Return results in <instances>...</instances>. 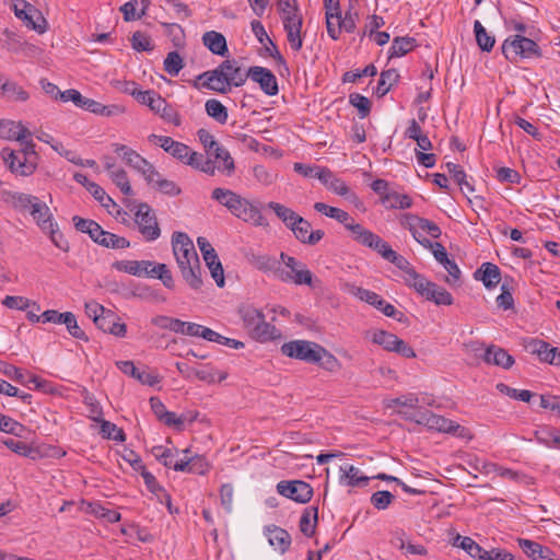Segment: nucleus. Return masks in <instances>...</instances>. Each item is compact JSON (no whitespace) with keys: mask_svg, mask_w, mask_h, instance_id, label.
Returning a JSON list of instances; mask_svg holds the SVG:
<instances>
[{"mask_svg":"<svg viewBox=\"0 0 560 560\" xmlns=\"http://www.w3.org/2000/svg\"><path fill=\"white\" fill-rule=\"evenodd\" d=\"M247 260L256 269L264 272H272L277 278V270L279 269L280 262L273 256L252 253L247 255Z\"/></svg>","mask_w":560,"mask_h":560,"instance_id":"c85d7f7f","label":"nucleus"},{"mask_svg":"<svg viewBox=\"0 0 560 560\" xmlns=\"http://www.w3.org/2000/svg\"><path fill=\"white\" fill-rule=\"evenodd\" d=\"M30 214L43 231L50 229L51 224L55 223L48 206L42 200L35 203Z\"/></svg>","mask_w":560,"mask_h":560,"instance_id":"2f4dec72","label":"nucleus"},{"mask_svg":"<svg viewBox=\"0 0 560 560\" xmlns=\"http://www.w3.org/2000/svg\"><path fill=\"white\" fill-rule=\"evenodd\" d=\"M172 247L177 265H182L184 259H192V265L197 268L198 254L192 241L184 232H174L172 235Z\"/></svg>","mask_w":560,"mask_h":560,"instance_id":"ddd939ff","label":"nucleus"},{"mask_svg":"<svg viewBox=\"0 0 560 560\" xmlns=\"http://www.w3.org/2000/svg\"><path fill=\"white\" fill-rule=\"evenodd\" d=\"M302 26L303 24H298L284 27L288 43L294 51H300L303 47Z\"/></svg>","mask_w":560,"mask_h":560,"instance_id":"13d9d810","label":"nucleus"},{"mask_svg":"<svg viewBox=\"0 0 560 560\" xmlns=\"http://www.w3.org/2000/svg\"><path fill=\"white\" fill-rule=\"evenodd\" d=\"M86 512L108 523H117L121 518L119 512L106 509L98 503H89Z\"/></svg>","mask_w":560,"mask_h":560,"instance_id":"49530a36","label":"nucleus"},{"mask_svg":"<svg viewBox=\"0 0 560 560\" xmlns=\"http://www.w3.org/2000/svg\"><path fill=\"white\" fill-rule=\"evenodd\" d=\"M184 164L209 175H214L215 173L214 163L210 159H206L201 153L192 151L191 149L189 150V154H187Z\"/></svg>","mask_w":560,"mask_h":560,"instance_id":"7c9ffc66","label":"nucleus"},{"mask_svg":"<svg viewBox=\"0 0 560 560\" xmlns=\"http://www.w3.org/2000/svg\"><path fill=\"white\" fill-rule=\"evenodd\" d=\"M349 101L352 106L359 109L361 118L369 116L371 112V102L368 97L359 93H352L349 96Z\"/></svg>","mask_w":560,"mask_h":560,"instance_id":"338daca9","label":"nucleus"},{"mask_svg":"<svg viewBox=\"0 0 560 560\" xmlns=\"http://www.w3.org/2000/svg\"><path fill=\"white\" fill-rule=\"evenodd\" d=\"M348 287H349V292L352 293L358 299H360L361 301H364V302L369 303L370 305H373L378 311H380L381 306H383L385 300H383L381 298V295H378L377 293L366 290V289H363V288H360V287H355V285H348Z\"/></svg>","mask_w":560,"mask_h":560,"instance_id":"37998d69","label":"nucleus"},{"mask_svg":"<svg viewBox=\"0 0 560 560\" xmlns=\"http://www.w3.org/2000/svg\"><path fill=\"white\" fill-rule=\"evenodd\" d=\"M340 477L339 481L340 483L350 486V487H360L368 485L369 477L361 475V471L359 468L354 467L350 464H343L339 468Z\"/></svg>","mask_w":560,"mask_h":560,"instance_id":"393cba45","label":"nucleus"},{"mask_svg":"<svg viewBox=\"0 0 560 560\" xmlns=\"http://www.w3.org/2000/svg\"><path fill=\"white\" fill-rule=\"evenodd\" d=\"M267 207L271 209L275 214L290 229L293 228L294 222L298 220L299 214L292 209L279 202L270 201Z\"/></svg>","mask_w":560,"mask_h":560,"instance_id":"58836bf2","label":"nucleus"},{"mask_svg":"<svg viewBox=\"0 0 560 560\" xmlns=\"http://www.w3.org/2000/svg\"><path fill=\"white\" fill-rule=\"evenodd\" d=\"M474 276L476 280L482 281L487 289L497 287L501 281V270L492 262H483Z\"/></svg>","mask_w":560,"mask_h":560,"instance_id":"412c9836","label":"nucleus"},{"mask_svg":"<svg viewBox=\"0 0 560 560\" xmlns=\"http://www.w3.org/2000/svg\"><path fill=\"white\" fill-rule=\"evenodd\" d=\"M311 223L299 214L298 220L290 230L301 243L315 245L323 238L324 232L322 230L311 231Z\"/></svg>","mask_w":560,"mask_h":560,"instance_id":"a211bd4d","label":"nucleus"},{"mask_svg":"<svg viewBox=\"0 0 560 560\" xmlns=\"http://www.w3.org/2000/svg\"><path fill=\"white\" fill-rule=\"evenodd\" d=\"M317 357L318 360L316 364H318L324 370L330 373H335L341 369L340 361L323 346L318 348Z\"/></svg>","mask_w":560,"mask_h":560,"instance_id":"ea45409f","label":"nucleus"},{"mask_svg":"<svg viewBox=\"0 0 560 560\" xmlns=\"http://www.w3.org/2000/svg\"><path fill=\"white\" fill-rule=\"evenodd\" d=\"M150 0H130L126 2L120 11L126 22L140 20L147 12Z\"/></svg>","mask_w":560,"mask_h":560,"instance_id":"cd10ccee","label":"nucleus"},{"mask_svg":"<svg viewBox=\"0 0 560 560\" xmlns=\"http://www.w3.org/2000/svg\"><path fill=\"white\" fill-rule=\"evenodd\" d=\"M3 200L18 211L31 212L35 203L39 201V198L24 192L5 191L3 194Z\"/></svg>","mask_w":560,"mask_h":560,"instance_id":"aec40b11","label":"nucleus"},{"mask_svg":"<svg viewBox=\"0 0 560 560\" xmlns=\"http://www.w3.org/2000/svg\"><path fill=\"white\" fill-rule=\"evenodd\" d=\"M406 419L415 420L418 424L425 425L430 430H435L444 433H452L454 435L465 438L468 435V430L454 421L444 418L443 416L435 415L432 411H423L417 418L408 416L406 412L399 410Z\"/></svg>","mask_w":560,"mask_h":560,"instance_id":"423d86ee","label":"nucleus"},{"mask_svg":"<svg viewBox=\"0 0 560 560\" xmlns=\"http://www.w3.org/2000/svg\"><path fill=\"white\" fill-rule=\"evenodd\" d=\"M131 46L137 51H151L153 50V45L151 43L150 36L138 31L132 34L131 37Z\"/></svg>","mask_w":560,"mask_h":560,"instance_id":"774afa93","label":"nucleus"},{"mask_svg":"<svg viewBox=\"0 0 560 560\" xmlns=\"http://www.w3.org/2000/svg\"><path fill=\"white\" fill-rule=\"evenodd\" d=\"M538 443L548 447H555V438L559 435V431L552 427H541L534 432Z\"/></svg>","mask_w":560,"mask_h":560,"instance_id":"bf43d9fd","label":"nucleus"},{"mask_svg":"<svg viewBox=\"0 0 560 560\" xmlns=\"http://www.w3.org/2000/svg\"><path fill=\"white\" fill-rule=\"evenodd\" d=\"M109 175L112 180L115 183L117 187H119L124 195L131 196L133 194L132 188L129 184L127 173L122 168L112 171Z\"/></svg>","mask_w":560,"mask_h":560,"instance_id":"e2e57ef3","label":"nucleus"},{"mask_svg":"<svg viewBox=\"0 0 560 560\" xmlns=\"http://www.w3.org/2000/svg\"><path fill=\"white\" fill-rule=\"evenodd\" d=\"M231 213L244 222L250 223L255 226L268 225V222L262 215L261 211L249 200L243 197L240 198Z\"/></svg>","mask_w":560,"mask_h":560,"instance_id":"2eb2a0df","label":"nucleus"},{"mask_svg":"<svg viewBox=\"0 0 560 560\" xmlns=\"http://www.w3.org/2000/svg\"><path fill=\"white\" fill-rule=\"evenodd\" d=\"M131 95L166 122L173 124L176 127L182 124L179 113L154 90H132Z\"/></svg>","mask_w":560,"mask_h":560,"instance_id":"20e7f679","label":"nucleus"},{"mask_svg":"<svg viewBox=\"0 0 560 560\" xmlns=\"http://www.w3.org/2000/svg\"><path fill=\"white\" fill-rule=\"evenodd\" d=\"M382 203L388 209H409L412 206V200L408 195L390 191L382 198Z\"/></svg>","mask_w":560,"mask_h":560,"instance_id":"a19ab883","label":"nucleus"},{"mask_svg":"<svg viewBox=\"0 0 560 560\" xmlns=\"http://www.w3.org/2000/svg\"><path fill=\"white\" fill-rule=\"evenodd\" d=\"M318 520V509L311 506L304 510L300 518V530L307 537L315 534V528Z\"/></svg>","mask_w":560,"mask_h":560,"instance_id":"473e14b6","label":"nucleus"},{"mask_svg":"<svg viewBox=\"0 0 560 560\" xmlns=\"http://www.w3.org/2000/svg\"><path fill=\"white\" fill-rule=\"evenodd\" d=\"M526 348L540 361L560 366V348L551 347L550 343L540 339H532Z\"/></svg>","mask_w":560,"mask_h":560,"instance_id":"f3484780","label":"nucleus"},{"mask_svg":"<svg viewBox=\"0 0 560 560\" xmlns=\"http://www.w3.org/2000/svg\"><path fill=\"white\" fill-rule=\"evenodd\" d=\"M398 337L392 332L385 330H375L372 336V341L378 346H382L387 351H394L395 343Z\"/></svg>","mask_w":560,"mask_h":560,"instance_id":"3c124183","label":"nucleus"},{"mask_svg":"<svg viewBox=\"0 0 560 560\" xmlns=\"http://www.w3.org/2000/svg\"><path fill=\"white\" fill-rule=\"evenodd\" d=\"M502 52L511 60H515L517 57L540 58L542 56L537 43L521 34L506 38L502 44Z\"/></svg>","mask_w":560,"mask_h":560,"instance_id":"0eeeda50","label":"nucleus"},{"mask_svg":"<svg viewBox=\"0 0 560 560\" xmlns=\"http://www.w3.org/2000/svg\"><path fill=\"white\" fill-rule=\"evenodd\" d=\"M279 494L299 503H307L313 495L312 487L302 480L280 481L277 485Z\"/></svg>","mask_w":560,"mask_h":560,"instance_id":"f8f14e48","label":"nucleus"},{"mask_svg":"<svg viewBox=\"0 0 560 560\" xmlns=\"http://www.w3.org/2000/svg\"><path fill=\"white\" fill-rule=\"evenodd\" d=\"M199 141L203 145L209 155L214 156L215 160L223 162V170L231 173L234 170V161L229 151L221 147L214 137L206 129H200L197 132Z\"/></svg>","mask_w":560,"mask_h":560,"instance_id":"9b49d317","label":"nucleus"},{"mask_svg":"<svg viewBox=\"0 0 560 560\" xmlns=\"http://www.w3.org/2000/svg\"><path fill=\"white\" fill-rule=\"evenodd\" d=\"M416 47L413 37H395L389 49V58L401 57L411 51Z\"/></svg>","mask_w":560,"mask_h":560,"instance_id":"4c0bfd02","label":"nucleus"},{"mask_svg":"<svg viewBox=\"0 0 560 560\" xmlns=\"http://www.w3.org/2000/svg\"><path fill=\"white\" fill-rule=\"evenodd\" d=\"M242 319V326L247 335L255 341L267 342L280 337V331L266 322L265 314L260 308L252 304H242L237 308Z\"/></svg>","mask_w":560,"mask_h":560,"instance_id":"f03ea898","label":"nucleus"},{"mask_svg":"<svg viewBox=\"0 0 560 560\" xmlns=\"http://www.w3.org/2000/svg\"><path fill=\"white\" fill-rule=\"evenodd\" d=\"M62 102H72L77 107L93 113L96 107V101L83 96L78 90L69 89L60 93Z\"/></svg>","mask_w":560,"mask_h":560,"instance_id":"c756f323","label":"nucleus"},{"mask_svg":"<svg viewBox=\"0 0 560 560\" xmlns=\"http://www.w3.org/2000/svg\"><path fill=\"white\" fill-rule=\"evenodd\" d=\"M314 209L317 212L323 213L329 218H332L342 224H347V222L350 220V215L348 212L336 207H330L324 202H316L314 205Z\"/></svg>","mask_w":560,"mask_h":560,"instance_id":"09e8293b","label":"nucleus"},{"mask_svg":"<svg viewBox=\"0 0 560 560\" xmlns=\"http://www.w3.org/2000/svg\"><path fill=\"white\" fill-rule=\"evenodd\" d=\"M405 282L407 285L413 288L420 295L424 293L432 281H429L424 276L418 273L416 269L405 276Z\"/></svg>","mask_w":560,"mask_h":560,"instance_id":"6e6d98bb","label":"nucleus"},{"mask_svg":"<svg viewBox=\"0 0 560 560\" xmlns=\"http://www.w3.org/2000/svg\"><path fill=\"white\" fill-rule=\"evenodd\" d=\"M114 149L116 153H121L126 164L140 172L145 180L152 179L155 173H153V165L149 161L125 144L115 143Z\"/></svg>","mask_w":560,"mask_h":560,"instance_id":"4468645a","label":"nucleus"},{"mask_svg":"<svg viewBox=\"0 0 560 560\" xmlns=\"http://www.w3.org/2000/svg\"><path fill=\"white\" fill-rule=\"evenodd\" d=\"M116 365L122 373L136 378L144 385L153 386L161 380L160 376L150 369H143L140 371L135 366L132 361H118L116 362Z\"/></svg>","mask_w":560,"mask_h":560,"instance_id":"6ab92c4d","label":"nucleus"},{"mask_svg":"<svg viewBox=\"0 0 560 560\" xmlns=\"http://www.w3.org/2000/svg\"><path fill=\"white\" fill-rule=\"evenodd\" d=\"M280 259L285 265V268L279 264V269L277 270L278 280L296 285H312L313 273L306 268L305 264L285 253L280 254Z\"/></svg>","mask_w":560,"mask_h":560,"instance_id":"39448f33","label":"nucleus"},{"mask_svg":"<svg viewBox=\"0 0 560 560\" xmlns=\"http://www.w3.org/2000/svg\"><path fill=\"white\" fill-rule=\"evenodd\" d=\"M398 79L399 73L396 69L382 71L377 86L375 89V94L377 97L385 96L390 91L392 86L398 82Z\"/></svg>","mask_w":560,"mask_h":560,"instance_id":"72a5a7b5","label":"nucleus"},{"mask_svg":"<svg viewBox=\"0 0 560 560\" xmlns=\"http://www.w3.org/2000/svg\"><path fill=\"white\" fill-rule=\"evenodd\" d=\"M2 94L13 102H26L30 98V94L21 85L13 81H5L1 85Z\"/></svg>","mask_w":560,"mask_h":560,"instance_id":"c9c22d12","label":"nucleus"},{"mask_svg":"<svg viewBox=\"0 0 560 560\" xmlns=\"http://www.w3.org/2000/svg\"><path fill=\"white\" fill-rule=\"evenodd\" d=\"M101 433L106 439H112L120 442L125 441L124 431L119 429L116 424L107 420H101Z\"/></svg>","mask_w":560,"mask_h":560,"instance_id":"69168bd1","label":"nucleus"},{"mask_svg":"<svg viewBox=\"0 0 560 560\" xmlns=\"http://www.w3.org/2000/svg\"><path fill=\"white\" fill-rule=\"evenodd\" d=\"M14 13L25 23L28 28L34 30L39 34L46 32L47 22L45 18L34 5L30 4L28 2L24 0H18V2L14 3Z\"/></svg>","mask_w":560,"mask_h":560,"instance_id":"9d476101","label":"nucleus"},{"mask_svg":"<svg viewBox=\"0 0 560 560\" xmlns=\"http://www.w3.org/2000/svg\"><path fill=\"white\" fill-rule=\"evenodd\" d=\"M483 361L488 364H493L502 369H510L514 364V359L506 350L497 346L487 348L483 354Z\"/></svg>","mask_w":560,"mask_h":560,"instance_id":"4be33fe9","label":"nucleus"},{"mask_svg":"<svg viewBox=\"0 0 560 560\" xmlns=\"http://www.w3.org/2000/svg\"><path fill=\"white\" fill-rule=\"evenodd\" d=\"M0 372L10 380L18 382L22 385H26V375L21 369L7 362L0 361Z\"/></svg>","mask_w":560,"mask_h":560,"instance_id":"0e129e2a","label":"nucleus"},{"mask_svg":"<svg viewBox=\"0 0 560 560\" xmlns=\"http://www.w3.org/2000/svg\"><path fill=\"white\" fill-rule=\"evenodd\" d=\"M345 226L348 231L351 232L353 240L364 246H366L373 234L372 231L365 229L363 225L354 223L353 221L350 222V220L347 222V224H345Z\"/></svg>","mask_w":560,"mask_h":560,"instance_id":"864d4df0","label":"nucleus"},{"mask_svg":"<svg viewBox=\"0 0 560 560\" xmlns=\"http://www.w3.org/2000/svg\"><path fill=\"white\" fill-rule=\"evenodd\" d=\"M202 44L214 55L224 57L229 52L226 39L219 32H206L202 35Z\"/></svg>","mask_w":560,"mask_h":560,"instance_id":"a878e982","label":"nucleus"},{"mask_svg":"<svg viewBox=\"0 0 560 560\" xmlns=\"http://www.w3.org/2000/svg\"><path fill=\"white\" fill-rule=\"evenodd\" d=\"M68 332L75 339L89 341L86 334L80 328L77 317L72 312H65V320Z\"/></svg>","mask_w":560,"mask_h":560,"instance_id":"5fc2aeb1","label":"nucleus"},{"mask_svg":"<svg viewBox=\"0 0 560 560\" xmlns=\"http://www.w3.org/2000/svg\"><path fill=\"white\" fill-rule=\"evenodd\" d=\"M205 110L209 117L221 125H224L228 121V108L215 98H210L206 102Z\"/></svg>","mask_w":560,"mask_h":560,"instance_id":"f704fd0d","label":"nucleus"},{"mask_svg":"<svg viewBox=\"0 0 560 560\" xmlns=\"http://www.w3.org/2000/svg\"><path fill=\"white\" fill-rule=\"evenodd\" d=\"M100 245L106 248L124 249L130 246V242L126 237L104 231Z\"/></svg>","mask_w":560,"mask_h":560,"instance_id":"8fccbe9b","label":"nucleus"},{"mask_svg":"<svg viewBox=\"0 0 560 560\" xmlns=\"http://www.w3.org/2000/svg\"><path fill=\"white\" fill-rule=\"evenodd\" d=\"M366 247L377 252L384 259L389 258V256L394 252L389 244L375 233L372 234L371 238L366 244Z\"/></svg>","mask_w":560,"mask_h":560,"instance_id":"680f3d73","label":"nucleus"},{"mask_svg":"<svg viewBox=\"0 0 560 560\" xmlns=\"http://www.w3.org/2000/svg\"><path fill=\"white\" fill-rule=\"evenodd\" d=\"M517 542L522 550L525 552V555L532 558L533 560L552 559L553 552L548 547H544L534 540L525 538H518Z\"/></svg>","mask_w":560,"mask_h":560,"instance_id":"b1692460","label":"nucleus"},{"mask_svg":"<svg viewBox=\"0 0 560 560\" xmlns=\"http://www.w3.org/2000/svg\"><path fill=\"white\" fill-rule=\"evenodd\" d=\"M203 260L209 268L212 278L214 279L218 287L224 285V271L221 261L219 260L217 252L210 253V255L203 257Z\"/></svg>","mask_w":560,"mask_h":560,"instance_id":"79ce46f5","label":"nucleus"},{"mask_svg":"<svg viewBox=\"0 0 560 560\" xmlns=\"http://www.w3.org/2000/svg\"><path fill=\"white\" fill-rule=\"evenodd\" d=\"M497 389L500 393H502L513 399L521 400L524 402H528L530 400V398L533 397V393L527 389H516V388L510 387L509 385L503 384V383H499L497 385Z\"/></svg>","mask_w":560,"mask_h":560,"instance_id":"052dcab7","label":"nucleus"},{"mask_svg":"<svg viewBox=\"0 0 560 560\" xmlns=\"http://www.w3.org/2000/svg\"><path fill=\"white\" fill-rule=\"evenodd\" d=\"M1 156L9 170L18 176L32 175L39 160L33 140L22 142L20 150L2 149Z\"/></svg>","mask_w":560,"mask_h":560,"instance_id":"7ed1b4c3","label":"nucleus"},{"mask_svg":"<svg viewBox=\"0 0 560 560\" xmlns=\"http://www.w3.org/2000/svg\"><path fill=\"white\" fill-rule=\"evenodd\" d=\"M248 79V70H245L238 60L225 59L215 69L208 70L198 75L205 89L225 94L232 88L245 84Z\"/></svg>","mask_w":560,"mask_h":560,"instance_id":"f257e3e1","label":"nucleus"},{"mask_svg":"<svg viewBox=\"0 0 560 560\" xmlns=\"http://www.w3.org/2000/svg\"><path fill=\"white\" fill-rule=\"evenodd\" d=\"M269 542L281 552H284L291 545V537L285 529L275 527L269 530Z\"/></svg>","mask_w":560,"mask_h":560,"instance_id":"de8ad7c7","label":"nucleus"},{"mask_svg":"<svg viewBox=\"0 0 560 560\" xmlns=\"http://www.w3.org/2000/svg\"><path fill=\"white\" fill-rule=\"evenodd\" d=\"M421 296L430 302H433L436 305L448 306L452 305L454 302L452 294L446 289L440 287L435 282H431Z\"/></svg>","mask_w":560,"mask_h":560,"instance_id":"bb28decb","label":"nucleus"},{"mask_svg":"<svg viewBox=\"0 0 560 560\" xmlns=\"http://www.w3.org/2000/svg\"><path fill=\"white\" fill-rule=\"evenodd\" d=\"M211 197L231 212L242 196L233 190L219 187L212 190Z\"/></svg>","mask_w":560,"mask_h":560,"instance_id":"e433bc0d","label":"nucleus"},{"mask_svg":"<svg viewBox=\"0 0 560 560\" xmlns=\"http://www.w3.org/2000/svg\"><path fill=\"white\" fill-rule=\"evenodd\" d=\"M248 78L258 83L261 91L268 96L278 94V81L271 70L265 67L254 66L248 68Z\"/></svg>","mask_w":560,"mask_h":560,"instance_id":"dca6fc26","label":"nucleus"},{"mask_svg":"<svg viewBox=\"0 0 560 560\" xmlns=\"http://www.w3.org/2000/svg\"><path fill=\"white\" fill-rule=\"evenodd\" d=\"M327 188L339 196L348 198L357 207L361 205L359 197L350 190L348 185L342 179L336 176L330 180V184Z\"/></svg>","mask_w":560,"mask_h":560,"instance_id":"a18cd8bd","label":"nucleus"},{"mask_svg":"<svg viewBox=\"0 0 560 560\" xmlns=\"http://www.w3.org/2000/svg\"><path fill=\"white\" fill-rule=\"evenodd\" d=\"M163 66L165 72L175 77L184 68V60L177 51H171L167 54Z\"/></svg>","mask_w":560,"mask_h":560,"instance_id":"4d7b16f0","label":"nucleus"},{"mask_svg":"<svg viewBox=\"0 0 560 560\" xmlns=\"http://www.w3.org/2000/svg\"><path fill=\"white\" fill-rule=\"evenodd\" d=\"M474 32L476 36V40L478 46L483 51H490L495 43L494 36H491L487 33L486 28L482 26L480 21H475L474 23Z\"/></svg>","mask_w":560,"mask_h":560,"instance_id":"c03bdc74","label":"nucleus"},{"mask_svg":"<svg viewBox=\"0 0 560 560\" xmlns=\"http://www.w3.org/2000/svg\"><path fill=\"white\" fill-rule=\"evenodd\" d=\"M319 343L308 340H292L281 346V353L292 359L305 361L306 363H317Z\"/></svg>","mask_w":560,"mask_h":560,"instance_id":"6e6552de","label":"nucleus"},{"mask_svg":"<svg viewBox=\"0 0 560 560\" xmlns=\"http://www.w3.org/2000/svg\"><path fill=\"white\" fill-rule=\"evenodd\" d=\"M250 25H252V31H253L254 35L256 36V38L258 39V42L260 44H264L265 40H268L273 46L275 51H276V54H271V56L273 58H276L279 62L284 63V59H283L282 55L279 52V50L273 45L272 40L269 38L261 22L254 20Z\"/></svg>","mask_w":560,"mask_h":560,"instance_id":"603ef678","label":"nucleus"},{"mask_svg":"<svg viewBox=\"0 0 560 560\" xmlns=\"http://www.w3.org/2000/svg\"><path fill=\"white\" fill-rule=\"evenodd\" d=\"M183 279L194 290H198L202 285L201 267L198 260L197 268L192 265V259H184L182 265H177Z\"/></svg>","mask_w":560,"mask_h":560,"instance_id":"5701e85b","label":"nucleus"},{"mask_svg":"<svg viewBox=\"0 0 560 560\" xmlns=\"http://www.w3.org/2000/svg\"><path fill=\"white\" fill-rule=\"evenodd\" d=\"M135 221L139 232L147 241L151 242L160 237L161 230L156 217L149 205L140 203L138 206Z\"/></svg>","mask_w":560,"mask_h":560,"instance_id":"1a4fd4ad","label":"nucleus"}]
</instances>
